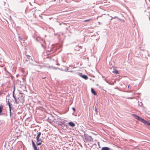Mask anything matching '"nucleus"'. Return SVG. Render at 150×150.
Here are the masks:
<instances>
[{"label":"nucleus","instance_id":"f257e3e1","mask_svg":"<svg viewBox=\"0 0 150 150\" xmlns=\"http://www.w3.org/2000/svg\"><path fill=\"white\" fill-rule=\"evenodd\" d=\"M132 115L135 117L136 119H137L139 121L142 122L144 123L145 124L147 125H148L150 126V123L148 122L144 119L141 118L139 116L135 114H133Z\"/></svg>","mask_w":150,"mask_h":150},{"label":"nucleus","instance_id":"f03ea898","mask_svg":"<svg viewBox=\"0 0 150 150\" xmlns=\"http://www.w3.org/2000/svg\"><path fill=\"white\" fill-rule=\"evenodd\" d=\"M8 104L9 107V111H10V115L11 118H13L14 116H13V113H12V110H13L14 108L13 107L12 104H11L9 102V101H8Z\"/></svg>","mask_w":150,"mask_h":150},{"label":"nucleus","instance_id":"7ed1b4c3","mask_svg":"<svg viewBox=\"0 0 150 150\" xmlns=\"http://www.w3.org/2000/svg\"><path fill=\"white\" fill-rule=\"evenodd\" d=\"M85 139L87 142H91L93 141V138L91 136L87 135L85 136Z\"/></svg>","mask_w":150,"mask_h":150},{"label":"nucleus","instance_id":"20e7f679","mask_svg":"<svg viewBox=\"0 0 150 150\" xmlns=\"http://www.w3.org/2000/svg\"><path fill=\"white\" fill-rule=\"evenodd\" d=\"M32 143L34 150H40L39 148H38L36 144L33 140H32Z\"/></svg>","mask_w":150,"mask_h":150},{"label":"nucleus","instance_id":"39448f33","mask_svg":"<svg viewBox=\"0 0 150 150\" xmlns=\"http://www.w3.org/2000/svg\"><path fill=\"white\" fill-rule=\"evenodd\" d=\"M36 145L39 146L41 145L42 143V140L40 138H36Z\"/></svg>","mask_w":150,"mask_h":150},{"label":"nucleus","instance_id":"423d86ee","mask_svg":"<svg viewBox=\"0 0 150 150\" xmlns=\"http://www.w3.org/2000/svg\"><path fill=\"white\" fill-rule=\"evenodd\" d=\"M79 75L83 78L85 80H87L88 79V77L87 75H83L82 73H79Z\"/></svg>","mask_w":150,"mask_h":150},{"label":"nucleus","instance_id":"0eeeda50","mask_svg":"<svg viewBox=\"0 0 150 150\" xmlns=\"http://www.w3.org/2000/svg\"><path fill=\"white\" fill-rule=\"evenodd\" d=\"M19 100H20L22 103L24 102V98L23 96L22 95L21 97H19L18 98Z\"/></svg>","mask_w":150,"mask_h":150},{"label":"nucleus","instance_id":"6e6552de","mask_svg":"<svg viewBox=\"0 0 150 150\" xmlns=\"http://www.w3.org/2000/svg\"><path fill=\"white\" fill-rule=\"evenodd\" d=\"M30 56L29 55H25V58H26V59L27 61H30V59H31L32 60V59L30 58Z\"/></svg>","mask_w":150,"mask_h":150},{"label":"nucleus","instance_id":"1a4fd4ad","mask_svg":"<svg viewBox=\"0 0 150 150\" xmlns=\"http://www.w3.org/2000/svg\"><path fill=\"white\" fill-rule=\"evenodd\" d=\"M111 149L107 147H102L101 150H111Z\"/></svg>","mask_w":150,"mask_h":150},{"label":"nucleus","instance_id":"9d476101","mask_svg":"<svg viewBox=\"0 0 150 150\" xmlns=\"http://www.w3.org/2000/svg\"><path fill=\"white\" fill-rule=\"evenodd\" d=\"M69 125L70 126L72 127H74L75 125V124L72 122H69Z\"/></svg>","mask_w":150,"mask_h":150},{"label":"nucleus","instance_id":"9b49d317","mask_svg":"<svg viewBox=\"0 0 150 150\" xmlns=\"http://www.w3.org/2000/svg\"><path fill=\"white\" fill-rule=\"evenodd\" d=\"M91 91L92 93L94 95H96L97 94L96 92L94 90V89L91 88Z\"/></svg>","mask_w":150,"mask_h":150},{"label":"nucleus","instance_id":"f8f14e48","mask_svg":"<svg viewBox=\"0 0 150 150\" xmlns=\"http://www.w3.org/2000/svg\"><path fill=\"white\" fill-rule=\"evenodd\" d=\"M41 135V132H38L37 136L36 137V138H40Z\"/></svg>","mask_w":150,"mask_h":150},{"label":"nucleus","instance_id":"ddd939ff","mask_svg":"<svg viewBox=\"0 0 150 150\" xmlns=\"http://www.w3.org/2000/svg\"><path fill=\"white\" fill-rule=\"evenodd\" d=\"M3 109V106L2 105H1V106H0V115L3 114H2V113H1Z\"/></svg>","mask_w":150,"mask_h":150},{"label":"nucleus","instance_id":"4468645a","mask_svg":"<svg viewBox=\"0 0 150 150\" xmlns=\"http://www.w3.org/2000/svg\"><path fill=\"white\" fill-rule=\"evenodd\" d=\"M14 103H15L17 104H18L19 103V102L17 101L16 97L14 98Z\"/></svg>","mask_w":150,"mask_h":150},{"label":"nucleus","instance_id":"2eb2a0df","mask_svg":"<svg viewBox=\"0 0 150 150\" xmlns=\"http://www.w3.org/2000/svg\"><path fill=\"white\" fill-rule=\"evenodd\" d=\"M112 72L114 73L115 74H119V71L118 70H115L112 71Z\"/></svg>","mask_w":150,"mask_h":150},{"label":"nucleus","instance_id":"dca6fc26","mask_svg":"<svg viewBox=\"0 0 150 150\" xmlns=\"http://www.w3.org/2000/svg\"><path fill=\"white\" fill-rule=\"evenodd\" d=\"M18 40L20 41H21V40L23 41H24V40H23V39L21 38L20 36H18Z\"/></svg>","mask_w":150,"mask_h":150},{"label":"nucleus","instance_id":"f3484780","mask_svg":"<svg viewBox=\"0 0 150 150\" xmlns=\"http://www.w3.org/2000/svg\"><path fill=\"white\" fill-rule=\"evenodd\" d=\"M111 17L112 18L111 19V20H112L113 19H115L116 18L118 19V17L116 16H115L114 17H112L111 16Z\"/></svg>","mask_w":150,"mask_h":150},{"label":"nucleus","instance_id":"a211bd4d","mask_svg":"<svg viewBox=\"0 0 150 150\" xmlns=\"http://www.w3.org/2000/svg\"><path fill=\"white\" fill-rule=\"evenodd\" d=\"M68 69H67L66 70H65V71L71 72H74V71H68Z\"/></svg>","mask_w":150,"mask_h":150},{"label":"nucleus","instance_id":"6ab92c4d","mask_svg":"<svg viewBox=\"0 0 150 150\" xmlns=\"http://www.w3.org/2000/svg\"><path fill=\"white\" fill-rule=\"evenodd\" d=\"M96 105H97V104L96 105ZM95 110L96 112L97 113L98 112V109L96 106H95Z\"/></svg>","mask_w":150,"mask_h":150},{"label":"nucleus","instance_id":"aec40b11","mask_svg":"<svg viewBox=\"0 0 150 150\" xmlns=\"http://www.w3.org/2000/svg\"><path fill=\"white\" fill-rule=\"evenodd\" d=\"M118 19L119 20H120V21H122V22H125V20L123 19H121L120 18H118Z\"/></svg>","mask_w":150,"mask_h":150},{"label":"nucleus","instance_id":"412c9836","mask_svg":"<svg viewBox=\"0 0 150 150\" xmlns=\"http://www.w3.org/2000/svg\"><path fill=\"white\" fill-rule=\"evenodd\" d=\"M15 90V87L14 86L13 88V94H14V92Z\"/></svg>","mask_w":150,"mask_h":150},{"label":"nucleus","instance_id":"4be33fe9","mask_svg":"<svg viewBox=\"0 0 150 150\" xmlns=\"http://www.w3.org/2000/svg\"><path fill=\"white\" fill-rule=\"evenodd\" d=\"M91 20V19H87V20H85L84 22H88V21H90V20Z\"/></svg>","mask_w":150,"mask_h":150},{"label":"nucleus","instance_id":"5701e85b","mask_svg":"<svg viewBox=\"0 0 150 150\" xmlns=\"http://www.w3.org/2000/svg\"><path fill=\"white\" fill-rule=\"evenodd\" d=\"M37 67L38 68H39L41 69V66L40 65H38L37 66Z\"/></svg>","mask_w":150,"mask_h":150},{"label":"nucleus","instance_id":"b1692460","mask_svg":"<svg viewBox=\"0 0 150 150\" xmlns=\"http://www.w3.org/2000/svg\"><path fill=\"white\" fill-rule=\"evenodd\" d=\"M72 109L74 110V112H75L76 109L75 108L73 107L72 108Z\"/></svg>","mask_w":150,"mask_h":150},{"label":"nucleus","instance_id":"393cba45","mask_svg":"<svg viewBox=\"0 0 150 150\" xmlns=\"http://www.w3.org/2000/svg\"><path fill=\"white\" fill-rule=\"evenodd\" d=\"M62 24H64L65 23H60L59 24V25H61Z\"/></svg>","mask_w":150,"mask_h":150},{"label":"nucleus","instance_id":"a878e982","mask_svg":"<svg viewBox=\"0 0 150 150\" xmlns=\"http://www.w3.org/2000/svg\"><path fill=\"white\" fill-rule=\"evenodd\" d=\"M13 98H14L16 97L15 96V95H14V94H13Z\"/></svg>","mask_w":150,"mask_h":150},{"label":"nucleus","instance_id":"bb28decb","mask_svg":"<svg viewBox=\"0 0 150 150\" xmlns=\"http://www.w3.org/2000/svg\"><path fill=\"white\" fill-rule=\"evenodd\" d=\"M13 149V147H11V148L10 150H12Z\"/></svg>","mask_w":150,"mask_h":150},{"label":"nucleus","instance_id":"cd10ccee","mask_svg":"<svg viewBox=\"0 0 150 150\" xmlns=\"http://www.w3.org/2000/svg\"><path fill=\"white\" fill-rule=\"evenodd\" d=\"M105 81L107 82V83H108L109 84V83L107 81V80L106 79H105Z\"/></svg>","mask_w":150,"mask_h":150},{"label":"nucleus","instance_id":"c85d7f7f","mask_svg":"<svg viewBox=\"0 0 150 150\" xmlns=\"http://www.w3.org/2000/svg\"><path fill=\"white\" fill-rule=\"evenodd\" d=\"M129 85L128 86L127 88H129Z\"/></svg>","mask_w":150,"mask_h":150},{"label":"nucleus","instance_id":"c756f323","mask_svg":"<svg viewBox=\"0 0 150 150\" xmlns=\"http://www.w3.org/2000/svg\"><path fill=\"white\" fill-rule=\"evenodd\" d=\"M98 23H99V24H100V22H99Z\"/></svg>","mask_w":150,"mask_h":150}]
</instances>
